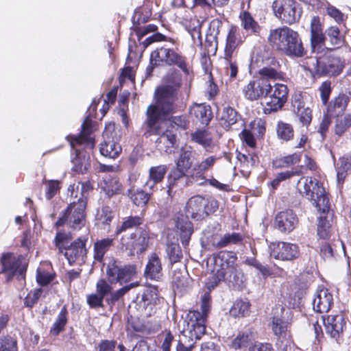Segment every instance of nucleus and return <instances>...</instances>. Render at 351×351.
<instances>
[{
    "label": "nucleus",
    "mask_w": 351,
    "mask_h": 351,
    "mask_svg": "<svg viewBox=\"0 0 351 351\" xmlns=\"http://www.w3.org/2000/svg\"><path fill=\"white\" fill-rule=\"evenodd\" d=\"M267 42L273 49L291 58H302L308 53L300 34L287 26L270 29Z\"/></svg>",
    "instance_id": "obj_1"
},
{
    "label": "nucleus",
    "mask_w": 351,
    "mask_h": 351,
    "mask_svg": "<svg viewBox=\"0 0 351 351\" xmlns=\"http://www.w3.org/2000/svg\"><path fill=\"white\" fill-rule=\"evenodd\" d=\"M346 65V60L343 58L324 52L319 56L305 58L302 67L314 78L337 77L343 73Z\"/></svg>",
    "instance_id": "obj_2"
},
{
    "label": "nucleus",
    "mask_w": 351,
    "mask_h": 351,
    "mask_svg": "<svg viewBox=\"0 0 351 351\" xmlns=\"http://www.w3.org/2000/svg\"><path fill=\"white\" fill-rule=\"evenodd\" d=\"M150 64L152 68L176 66L185 76L193 74V64L178 47H169L165 45L157 47L150 54Z\"/></svg>",
    "instance_id": "obj_3"
},
{
    "label": "nucleus",
    "mask_w": 351,
    "mask_h": 351,
    "mask_svg": "<svg viewBox=\"0 0 351 351\" xmlns=\"http://www.w3.org/2000/svg\"><path fill=\"white\" fill-rule=\"evenodd\" d=\"M180 82H176L173 84H165L157 87L154 91V104L148 106L156 110L169 117L178 111V101Z\"/></svg>",
    "instance_id": "obj_4"
},
{
    "label": "nucleus",
    "mask_w": 351,
    "mask_h": 351,
    "mask_svg": "<svg viewBox=\"0 0 351 351\" xmlns=\"http://www.w3.org/2000/svg\"><path fill=\"white\" fill-rule=\"evenodd\" d=\"M302 180H304V183L303 188L299 189L300 193L311 201L319 212L326 214L330 211L328 194L323 183L312 177H303L299 180V183Z\"/></svg>",
    "instance_id": "obj_5"
},
{
    "label": "nucleus",
    "mask_w": 351,
    "mask_h": 351,
    "mask_svg": "<svg viewBox=\"0 0 351 351\" xmlns=\"http://www.w3.org/2000/svg\"><path fill=\"white\" fill-rule=\"evenodd\" d=\"M87 199L80 197L77 202L69 204L54 223L56 228L67 225L73 230H80L85 226Z\"/></svg>",
    "instance_id": "obj_6"
},
{
    "label": "nucleus",
    "mask_w": 351,
    "mask_h": 351,
    "mask_svg": "<svg viewBox=\"0 0 351 351\" xmlns=\"http://www.w3.org/2000/svg\"><path fill=\"white\" fill-rule=\"evenodd\" d=\"M151 232L149 228H141L129 235H123L119 240V248L128 256L133 257L144 254L149 247Z\"/></svg>",
    "instance_id": "obj_7"
},
{
    "label": "nucleus",
    "mask_w": 351,
    "mask_h": 351,
    "mask_svg": "<svg viewBox=\"0 0 351 351\" xmlns=\"http://www.w3.org/2000/svg\"><path fill=\"white\" fill-rule=\"evenodd\" d=\"M137 266L135 264H123L117 258L110 257L108 260L106 276L110 284L128 283L136 277Z\"/></svg>",
    "instance_id": "obj_8"
},
{
    "label": "nucleus",
    "mask_w": 351,
    "mask_h": 351,
    "mask_svg": "<svg viewBox=\"0 0 351 351\" xmlns=\"http://www.w3.org/2000/svg\"><path fill=\"white\" fill-rule=\"evenodd\" d=\"M219 208V202L215 199L197 195L189 199L185 206L187 217L200 221L215 213Z\"/></svg>",
    "instance_id": "obj_9"
},
{
    "label": "nucleus",
    "mask_w": 351,
    "mask_h": 351,
    "mask_svg": "<svg viewBox=\"0 0 351 351\" xmlns=\"http://www.w3.org/2000/svg\"><path fill=\"white\" fill-rule=\"evenodd\" d=\"M214 268L228 277V282L238 284L241 270L237 263V256L231 251H220L214 255Z\"/></svg>",
    "instance_id": "obj_10"
},
{
    "label": "nucleus",
    "mask_w": 351,
    "mask_h": 351,
    "mask_svg": "<svg viewBox=\"0 0 351 351\" xmlns=\"http://www.w3.org/2000/svg\"><path fill=\"white\" fill-rule=\"evenodd\" d=\"M268 86L269 88H267L265 107L263 108L265 114L281 110L288 101L289 93L288 86L282 83L276 82L271 85L269 82Z\"/></svg>",
    "instance_id": "obj_11"
},
{
    "label": "nucleus",
    "mask_w": 351,
    "mask_h": 351,
    "mask_svg": "<svg viewBox=\"0 0 351 351\" xmlns=\"http://www.w3.org/2000/svg\"><path fill=\"white\" fill-rule=\"evenodd\" d=\"M1 274L5 275L10 282L16 275L25 277L28 267V260L22 254L14 256L12 252L3 253L1 257Z\"/></svg>",
    "instance_id": "obj_12"
},
{
    "label": "nucleus",
    "mask_w": 351,
    "mask_h": 351,
    "mask_svg": "<svg viewBox=\"0 0 351 351\" xmlns=\"http://www.w3.org/2000/svg\"><path fill=\"white\" fill-rule=\"evenodd\" d=\"M299 6L295 0H274L271 5L275 16L289 25L299 21L302 14Z\"/></svg>",
    "instance_id": "obj_13"
},
{
    "label": "nucleus",
    "mask_w": 351,
    "mask_h": 351,
    "mask_svg": "<svg viewBox=\"0 0 351 351\" xmlns=\"http://www.w3.org/2000/svg\"><path fill=\"white\" fill-rule=\"evenodd\" d=\"M187 318V329L182 330L180 336L195 343L196 341L200 339L206 333L207 319L202 318L199 311L195 310L189 311Z\"/></svg>",
    "instance_id": "obj_14"
},
{
    "label": "nucleus",
    "mask_w": 351,
    "mask_h": 351,
    "mask_svg": "<svg viewBox=\"0 0 351 351\" xmlns=\"http://www.w3.org/2000/svg\"><path fill=\"white\" fill-rule=\"evenodd\" d=\"M88 240V237L83 235L70 243L67 249L63 253L69 265H82L86 263L88 253V249L86 246Z\"/></svg>",
    "instance_id": "obj_15"
},
{
    "label": "nucleus",
    "mask_w": 351,
    "mask_h": 351,
    "mask_svg": "<svg viewBox=\"0 0 351 351\" xmlns=\"http://www.w3.org/2000/svg\"><path fill=\"white\" fill-rule=\"evenodd\" d=\"M168 117L156 111L155 108L152 109L147 106L145 112V119L141 127L143 132V136L149 138L161 134L164 129L162 121L167 120Z\"/></svg>",
    "instance_id": "obj_16"
},
{
    "label": "nucleus",
    "mask_w": 351,
    "mask_h": 351,
    "mask_svg": "<svg viewBox=\"0 0 351 351\" xmlns=\"http://www.w3.org/2000/svg\"><path fill=\"white\" fill-rule=\"evenodd\" d=\"M93 121L89 116H87L81 125V132L78 135L69 134L66 139L71 147L84 145L89 149H93L95 146V140L92 136Z\"/></svg>",
    "instance_id": "obj_17"
},
{
    "label": "nucleus",
    "mask_w": 351,
    "mask_h": 351,
    "mask_svg": "<svg viewBox=\"0 0 351 351\" xmlns=\"http://www.w3.org/2000/svg\"><path fill=\"white\" fill-rule=\"evenodd\" d=\"M193 182L191 174L188 175L186 171L177 167H173L167 176V188L168 195L173 197L175 193L174 190L186 187L191 184Z\"/></svg>",
    "instance_id": "obj_18"
},
{
    "label": "nucleus",
    "mask_w": 351,
    "mask_h": 351,
    "mask_svg": "<svg viewBox=\"0 0 351 351\" xmlns=\"http://www.w3.org/2000/svg\"><path fill=\"white\" fill-rule=\"evenodd\" d=\"M71 147L74 156L71 158L72 171L78 174H85L90 168V153L93 149L85 147L84 145H75Z\"/></svg>",
    "instance_id": "obj_19"
},
{
    "label": "nucleus",
    "mask_w": 351,
    "mask_h": 351,
    "mask_svg": "<svg viewBox=\"0 0 351 351\" xmlns=\"http://www.w3.org/2000/svg\"><path fill=\"white\" fill-rule=\"evenodd\" d=\"M269 80L265 78L258 77L250 80L243 88L244 97L250 101H257L261 98H265L267 88H269Z\"/></svg>",
    "instance_id": "obj_20"
},
{
    "label": "nucleus",
    "mask_w": 351,
    "mask_h": 351,
    "mask_svg": "<svg viewBox=\"0 0 351 351\" xmlns=\"http://www.w3.org/2000/svg\"><path fill=\"white\" fill-rule=\"evenodd\" d=\"M298 218L293 210L279 212L275 217V227L282 233H290L298 224Z\"/></svg>",
    "instance_id": "obj_21"
},
{
    "label": "nucleus",
    "mask_w": 351,
    "mask_h": 351,
    "mask_svg": "<svg viewBox=\"0 0 351 351\" xmlns=\"http://www.w3.org/2000/svg\"><path fill=\"white\" fill-rule=\"evenodd\" d=\"M285 308L283 306L276 307L273 309L274 315L270 318V326L274 335L278 337L287 336L289 328L291 327V322L284 316Z\"/></svg>",
    "instance_id": "obj_22"
},
{
    "label": "nucleus",
    "mask_w": 351,
    "mask_h": 351,
    "mask_svg": "<svg viewBox=\"0 0 351 351\" xmlns=\"http://www.w3.org/2000/svg\"><path fill=\"white\" fill-rule=\"evenodd\" d=\"M351 92L339 93L331 101L326 105V114L335 118V117L343 115L350 101Z\"/></svg>",
    "instance_id": "obj_23"
},
{
    "label": "nucleus",
    "mask_w": 351,
    "mask_h": 351,
    "mask_svg": "<svg viewBox=\"0 0 351 351\" xmlns=\"http://www.w3.org/2000/svg\"><path fill=\"white\" fill-rule=\"evenodd\" d=\"M274 258L281 261H293L300 256V249L296 244L278 242L272 250Z\"/></svg>",
    "instance_id": "obj_24"
},
{
    "label": "nucleus",
    "mask_w": 351,
    "mask_h": 351,
    "mask_svg": "<svg viewBox=\"0 0 351 351\" xmlns=\"http://www.w3.org/2000/svg\"><path fill=\"white\" fill-rule=\"evenodd\" d=\"M326 332L332 338L338 339L346 326V321L343 314L330 315L326 318L322 316Z\"/></svg>",
    "instance_id": "obj_25"
},
{
    "label": "nucleus",
    "mask_w": 351,
    "mask_h": 351,
    "mask_svg": "<svg viewBox=\"0 0 351 351\" xmlns=\"http://www.w3.org/2000/svg\"><path fill=\"white\" fill-rule=\"evenodd\" d=\"M243 40L241 35L240 29L235 25H231L227 32L223 55L230 58L235 51L243 44Z\"/></svg>",
    "instance_id": "obj_26"
},
{
    "label": "nucleus",
    "mask_w": 351,
    "mask_h": 351,
    "mask_svg": "<svg viewBox=\"0 0 351 351\" xmlns=\"http://www.w3.org/2000/svg\"><path fill=\"white\" fill-rule=\"evenodd\" d=\"M223 23L219 19H213L210 23L206 35L205 49L208 54H215L217 49L218 36L222 27Z\"/></svg>",
    "instance_id": "obj_27"
},
{
    "label": "nucleus",
    "mask_w": 351,
    "mask_h": 351,
    "mask_svg": "<svg viewBox=\"0 0 351 351\" xmlns=\"http://www.w3.org/2000/svg\"><path fill=\"white\" fill-rule=\"evenodd\" d=\"M189 114L194 121L204 126H207L213 117L210 106L205 103L194 104L190 108Z\"/></svg>",
    "instance_id": "obj_28"
},
{
    "label": "nucleus",
    "mask_w": 351,
    "mask_h": 351,
    "mask_svg": "<svg viewBox=\"0 0 351 351\" xmlns=\"http://www.w3.org/2000/svg\"><path fill=\"white\" fill-rule=\"evenodd\" d=\"M114 245V239L106 237L97 239L93 243V256L95 262L104 265L106 255Z\"/></svg>",
    "instance_id": "obj_29"
},
{
    "label": "nucleus",
    "mask_w": 351,
    "mask_h": 351,
    "mask_svg": "<svg viewBox=\"0 0 351 351\" xmlns=\"http://www.w3.org/2000/svg\"><path fill=\"white\" fill-rule=\"evenodd\" d=\"M219 158L215 156H210L193 165L191 176L193 181L198 182L205 179L206 173L213 169L214 165Z\"/></svg>",
    "instance_id": "obj_30"
},
{
    "label": "nucleus",
    "mask_w": 351,
    "mask_h": 351,
    "mask_svg": "<svg viewBox=\"0 0 351 351\" xmlns=\"http://www.w3.org/2000/svg\"><path fill=\"white\" fill-rule=\"evenodd\" d=\"M333 305V296L327 289H322L317 291L313 301L315 311L324 313H327Z\"/></svg>",
    "instance_id": "obj_31"
},
{
    "label": "nucleus",
    "mask_w": 351,
    "mask_h": 351,
    "mask_svg": "<svg viewBox=\"0 0 351 351\" xmlns=\"http://www.w3.org/2000/svg\"><path fill=\"white\" fill-rule=\"evenodd\" d=\"M162 267L160 258L156 253H152L149 256L145 269L146 278L158 281L162 276Z\"/></svg>",
    "instance_id": "obj_32"
},
{
    "label": "nucleus",
    "mask_w": 351,
    "mask_h": 351,
    "mask_svg": "<svg viewBox=\"0 0 351 351\" xmlns=\"http://www.w3.org/2000/svg\"><path fill=\"white\" fill-rule=\"evenodd\" d=\"M56 274L49 261L41 262L36 270L37 283L45 287L49 285L56 278Z\"/></svg>",
    "instance_id": "obj_33"
},
{
    "label": "nucleus",
    "mask_w": 351,
    "mask_h": 351,
    "mask_svg": "<svg viewBox=\"0 0 351 351\" xmlns=\"http://www.w3.org/2000/svg\"><path fill=\"white\" fill-rule=\"evenodd\" d=\"M239 19L241 22L242 28L250 35L259 36L262 31V27L255 20L252 14L247 11L243 10L239 13Z\"/></svg>",
    "instance_id": "obj_34"
},
{
    "label": "nucleus",
    "mask_w": 351,
    "mask_h": 351,
    "mask_svg": "<svg viewBox=\"0 0 351 351\" xmlns=\"http://www.w3.org/2000/svg\"><path fill=\"white\" fill-rule=\"evenodd\" d=\"M69 313L66 305H64L53 323L50 327L49 334L52 337H58L66 330V327L69 323Z\"/></svg>",
    "instance_id": "obj_35"
},
{
    "label": "nucleus",
    "mask_w": 351,
    "mask_h": 351,
    "mask_svg": "<svg viewBox=\"0 0 351 351\" xmlns=\"http://www.w3.org/2000/svg\"><path fill=\"white\" fill-rule=\"evenodd\" d=\"M241 119V115L232 107L223 106L220 114L219 121L222 128L226 131L230 130L232 126Z\"/></svg>",
    "instance_id": "obj_36"
},
{
    "label": "nucleus",
    "mask_w": 351,
    "mask_h": 351,
    "mask_svg": "<svg viewBox=\"0 0 351 351\" xmlns=\"http://www.w3.org/2000/svg\"><path fill=\"white\" fill-rule=\"evenodd\" d=\"M196 153L191 147L189 149H181L179 156L176 161V167L186 171H192Z\"/></svg>",
    "instance_id": "obj_37"
},
{
    "label": "nucleus",
    "mask_w": 351,
    "mask_h": 351,
    "mask_svg": "<svg viewBox=\"0 0 351 351\" xmlns=\"http://www.w3.org/2000/svg\"><path fill=\"white\" fill-rule=\"evenodd\" d=\"M145 223V216L143 213L138 215H130L125 217L122 219L120 226H119L115 231V234L117 236L122 232H126L128 230L138 229L141 226Z\"/></svg>",
    "instance_id": "obj_38"
},
{
    "label": "nucleus",
    "mask_w": 351,
    "mask_h": 351,
    "mask_svg": "<svg viewBox=\"0 0 351 351\" xmlns=\"http://www.w3.org/2000/svg\"><path fill=\"white\" fill-rule=\"evenodd\" d=\"M229 347L233 350H241L248 347L252 340V333L250 330H239L229 338Z\"/></svg>",
    "instance_id": "obj_39"
},
{
    "label": "nucleus",
    "mask_w": 351,
    "mask_h": 351,
    "mask_svg": "<svg viewBox=\"0 0 351 351\" xmlns=\"http://www.w3.org/2000/svg\"><path fill=\"white\" fill-rule=\"evenodd\" d=\"M326 36L332 46L329 49H332V51L341 48L346 42L345 35L341 33L340 29L336 25L329 26L326 29Z\"/></svg>",
    "instance_id": "obj_40"
},
{
    "label": "nucleus",
    "mask_w": 351,
    "mask_h": 351,
    "mask_svg": "<svg viewBox=\"0 0 351 351\" xmlns=\"http://www.w3.org/2000/svg\"><path fill=\"white\" fill-rule=\"evenodd\" d=\"M122 147L121 145L112 139L104 140L100 144L99 152L106 158L115 159L121 154Z\"/></svg>",
    "instance_id": "obj_41"
},
{
    "label": "nucleus",
    "mask_w": 351,
    "mask_h": 351,
    "mask_svg": "<svg viewBox=\"0 0 351 351\" xmlns=\"http://www.w3.org/2000/svg\"><path fill=\"white\" fill-rule=\"evenodd\" d=\"M176 227L180 230V241L183 245H187L190 241L192 234L193 233V224L186 217L178 219Z\"/></svg>",
    "instance_id": "obj_42"
},
{
    "label": "nucleus",
    "mask_w": 351,
    "mask_h": 351,
    "mask_svg": "<svg viewBox=\"0 0 351 351\" xmlns=\"http://www.w3.org/2000/svg\"><path fill=\"white\" fill-rule=\"evenodd\" d=\"M302 158L300 153L295 152L284 156L277 157L272 160L274 169H285L298 165Z\"/></svg>",
    "instance_id": "obj_43"
},
{
    "label": "nucleus",
    "mask_w": 351,
    "mask_h": 351,
    "mask_svg": "<svg viewBox=\"0 0 351 351\" xmlns=\"http://www.w3.org/2000/svg\"><path fill=\"white\" fill-rule=\"evenodd\" d=\"M326 33L320 32L311 34L310 46L312 52L319 54L323 52L332 51V49L326 47Z\"/></svg>",
    "instance_id": "obj_44"
},
{
    "label": "nucleus",
    "mask_w": 351,
    "mask_h": 351,
    "mask_svg": "<svg viewBox=\"0 0 351 351\" xmlns=\"http://www.w3.org/2000/svg\"><path fill=\"white\" fill-rule=\"evenodd\" d=\"M168 166L167 165H159L150 167L149 169V180L146 182L148 186L149 182H152V184L149 186L150 189H153L154 186L162 182L167 173Z\"/></svg>",
    "instance_id": "obj_45"
},
{
    "label": "nucleus",
    "mask_w": 351,
    "mask_h": 351,
    "mask_svg": "<svg viewBox=\"0 0 351 351\" xmlns=\"http://www.w3.org/2000/svg\"><path fill=\"white\" fill-rule=\"evenodd\" d=\"M159 137L157 138L156 143L158 145L163 143L165 145V152H171L172 148L176 147L177 145V136L173 132V129L170 127H167L165 130L163 129Z\"/></svg>",
    "instance_id": "obj_46"
},
{
    "label": "nucleus",
    "mask_w": 351,
    "mask_h": 351,
    "mask_svg": "<svg viewBox=\"0 0 351 351\" xmlns=\"http://www.w3.org/2000/svg\"><path fill=\"white\" fill-rule=\"evenodd\" d=\"M277 138L282 143H287L294 138L295 131L293 126L289 123L278 121L276 127Z\"/></svg>",
    "instance_id": "obj_47"
},
{
    "label": "nucleus",
    "mask_w": 351,
    "mask_h": 351,
    "mask_svg": "<svg viewBox=\"0 0 351 351\" xmlns=\"http://www.w3.org/2000/svg\"><path fill=\"white\" fill-rule=\"evenodd\" d=\"M191 141L195 143L204 149L210 147L213 144V138L209 132L206 129H197L190 134Z\"/></svg>",
    "instance_id": "obj_48"
},
{
    "label": "nucleus",
    "mask_w": 351,
    "mask_h": 351,
    "mask_svg": "<svg viewBox=\"0 0 351 351\" xmlns=\"http://www.w3.org/2000/svg\"><path fill=\"white\" fill-rule=\"evenodd\" d=\"M321 215L318 218L317 221V236L319 239L323 240H328L331 236L332 228L331 224L329 221L327 219L328 215L330 213V211L328 213L323 214L322 212H319Z\"/></svg>",
    "instance_id": "obj_49"
},
{
    "label": "nucleus",
    "mask_w": 351,
    "mask_h": 351,
    "mask_svg": "<svg viewBox=\"0 0 351 351\" xmlns=\"http://www.w3.org/2000/svg\"><path fill=\"white\" fill-rule=\"evenodd\" d=\"M72 239L73 235L71 232L60 230L56 232L53 240V244L58 249L60 254H63L69 245V243L70 244Z\"/></svg>",
    "instance_id": "obj_50"
},
{
    "label": "nucleus",
    "mask_w": 351,
    "mask_h": 351,
    "mask_svg": "<svg viewBox=\"0 0 351 351\" xmlns=\"http://www.w3.org/2000/svg\"><path fill=\"white\" fill-rule=\"evenodd\" d=\"M334 133L341 136L351 128V112L343 115L335 117Z\"/></svg>",
    "instance_id": "obj_51"
},
{
    "label": "nucleus",
    "mask_w": 351,
    "mask_h": 351,
    "mask_svg": "<svg viewBox=\"0 0 351 351\" xmlns=\"http://www.w3.org/2000/svg\"><path fill=\"white\" fill-rule=\"evenodd\" d=\"M222 281H228V277L222 272L213 268L210 276L206 279L204 284V287L207 289L206 292L210 293Z\"/></svg>",
    "instance_id": "obj_52"
},
{
    "label": "nucleus",
    "mask_w": 351,
    "mask_h": 351,
    "mask_svg": "<svg viewBox=\"0 0 351 351\" xmlns=\"http://www.w3.org/2000/svg\"><path fill=\"white\" fill-rule=\"evenodd\" d=\"M103 191L108 197L114 195L121 194L123 191V185L117 178H111L104 181Z\"/></svg>",
    "instance_id": "obj_53"
},
{
    "label": "nucleus",
    "mask_w": 351,
    "mask_h": 351,
    "mask_svg": "<svg viewBox=\"0 0 351 351\" xmlns=\"http://www.w3.org/2000/svg\"><path fill=\"white\" fill-rule=\"evenodd\" d=\"M202 24L198 19L190 20L186 25V29L191 35L194 43L202 45L201 34Z\"/></svg>",
    "instance_id": "obj_54"
},
{
    "label": "nucleus",
    "mask_w": 351,
    "mask_h": 351,
    "mask_svg": "<svg viewBox=\"0 0 351 351\" xmlns=\"http://www.w3.org/2000/svg\"><path fill=\"white\" fill-rule=\"evenodd\" d=\"M237 158L242 167H252L259 162L258 156L254 153L243 154L237 150Z\"/></svg>",
    "instance_id": "obj_55"
},
{
    "label": "nucleus",
    "mask_w": 351,
    "mask_h": 351,
    "mask_svg": "<svg viewBox=\"0 0 351 351\" xmlns=\"http://www.w3.org/2000/svg\"><path fill=\"white\" fill-rule=\"evenodd\" d=\"M250 308V304L249 302H245L242 300H237L230 309V314L234 317H245L249 314Z\"/></svg>",
    "instance_id": "obj_56"
},
{
    "label": "nucleus",
    "mask_w": 351,
    "mask_h": 351,
    "mask_svg": "<svg viewBox=\"0 0 351 351\" xmlns=\"http://www.w3.org/2000/svg\"><path fill=\"white\" fill-rule=\"evenodd\" d=\"M129 326L134 332L146 333L148 335L156 332L160 329L161 327L160 324H156L152 328H149L139 319H132L130 322H129Z\"/></svg>",
    "instance_id": "obj_57"
},
{
    "label": "nucleus",
    "mask_w": 351,
    "mask_h": 351,
    "mask_svg": "<svg viewBox=\"0 0 351 351\" xmlns=\"http://www.w3.org/2000/svg\"><path fill=\"white\" fill-rule=\"evenodd\" d=\"M138 286V282H132L129 285L123 286V287L116 290L114 292H111L110 297L106 299L108 304L113 306L117 302H118L121 298H123L131 289Z\"/></svg>",
    "instance_id": "obj_58"
},
{
    "label": "nucleus",
    "mask_w": 351,
    "mask_h": 351,
    "mask_svg": "<svg viewBox=\"0 0 351 351\" xmlns=\"http://www.w3.org/2000/svg\"><path fill=\"white\" fill-rule=\"evenodd\" d=\"M130 197L134 204L138 206H144L150 199V194L142 189L130 190Z\"/></svg>",
    "instance_id": "obj_59"
},
{
    "label": "nucleus",
    "mask_w": 351,
    "mask_h": 351,
    "mask_svg": "<svg viewBox=\"0 0 351 351\" xmlns=\"http://www.w3.org/2000/svg\"><path fill=\"white\" fill-rule=\"evenodd\" d=\"M243 239V236L239 232L226 233L217 243L216 247L217 248H222L230 244L237 245L241 243Z\"/></svg>",
    "instance_id": "obj_60"
},
{
    "label": "nucleus",
    "mask_w": 351,
    "mask_h": 351,
    "mask_svg": "<svg viewBox=\"0 0 351 351\" xmlns=\"http://www.w3.org/2000/svg\"><path fill=\"white\" fill-rule=\"evenodd\" d=\"M0 351H19L16 337L8 334L3 335L0 338Z\"/></svg>",
    "instance_id": "obj_61"
},
{
    "label": "nucleus",
    "mask_w": 351,
    "mask_h": 351,
    "mask_svg": "<svg viewBox=\"0 0 351 351\" xmlns=\"http://www.w3.org/2000/svg\"><path fill=\"white\" fill-rule=\"evenodd\" d=\"M166 252L171 265L180 262L183 256L182 249L178 243H171L168 244Z\"/></svg>",
    "instance_id": "obj_62"
},
{
    "label": "nucleus",
    "mask_w": 351,
    "mask_h": 351,
    "mask_svg": "<svg viewBox=\"0 0 351 351\" xmlns=\"http://www.w3.org/2000/svg\"><path fill=\"white\" fill-rule=\"evenodd\" d=\"M301 171L299 170H287L278 173L276 178L270 182V186L273 190L277 189L281 182L289 180L295 176H300Z\"/></svg>",
    "instance_id": "obj_63"
},
{
    "label": "nucleus",
    "mask_w": 351,
    "mask_h": 351,
    "mask_svg": "<svg viewBox=\"0 0 351 351\" xmlns=\"http://www.w3.org/2000/svg\"><path fill=\"white\" fill-rule=\"evenodd\" d=\"M258 73L261 76V78H265L267 80H284L286 75L285 73L282 71H276V69H272L268 66H263L261 69Z\"/></svg>",
    "instance_id": "obj_64"
}]
</instances>
